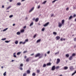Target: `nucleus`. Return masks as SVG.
Here are the masks:
<instances>
[{"mask_svg":"<svg viewBox=\"0 0 76 76\" xmlns=\"http://www.w3.org/2000/svg\"><path fill=\"white\" fill-rule=\"evenodd\" d=\"M23 64H21L20 65V69L21 70H23V69L22 68V67H23Z\"/></svg>","mask_w":76,"mask_h":76,"instance_id":"f257e3e1","label":"nucleus"},{"mask_svg":"<svg viewBox=\"0 0 76 76\" xmlns=\"http://www.w3.org/2000/svg\"><path fill=\"white\" fill-rule=\"evenodd\" d=\"M60 62V59L59 58L57 59V61H56V64H58V63H59V62Z\"/></svg>","mask_w":76,"mask_h":76,"instance_id":"f03ea898","label":"nucleus"},{"mask_svg":"<svg viewBox=\"0 0 76 76\" xmlns=\"http://www.w3.org/2000/svg\"><path fill=\"white\" fill-rule=\"evenodd\" d=\"M58 26H59L60 28V27H61V26H62V24L60 22L58 23Z\"/></svg>","mask_w":76,"mask_h":76,"instance_id":"7ed1b4c3","label":"nucleus"},{"mask_svg":"<svg viewBox=\"0 0 76 76\" xmlns=\"http://www.w3.org/2000/svg\"><path fill=\"white\" fill-rule=\"evenodd\" d=\"M70 70H71V71H72L74 69V68H73V66H70Z\"/></svg>","mask_w":76,"mask_h":76,"instance_id":"20e7f679","label":"nucleus"},{"mask_svg":"<svg viewBox=\"0 0 76 76\" xmlns=\"http://www.w3.org/2000/svg\"><path fill=\"white\" fill-rule=\"evenodd\" d=\"M40 55H41V54H40V53H38L36 55V56H35V57H39V56H40Z\"/></svg>","mask_w":76,"mask_h":76,"instance_id":"39448f33","label":"nucleus"},{"mask_svg":"<svg viewBox=\"0 0 76 76\" xmlns=\"http://www.w3.org/2000/svg\"><path fill=\"white\" fill-rule=\"evenodd\" d=\"M56 40H59L60 39V37L58 36L56 37Z\"/></svg>","mask_w":76,"mask_h":76,"instance_id":"423d86ee","label":"nucleus"},{"mask_svg":"<svg viewBox=\"0 0 76 76\" xmlns=\"http://www.w3.org/2000/svg\"><path fill=\"white\" fill-rule=\"evenodd\" d=\"M55 69H56V68L55 67V66H53L52 68V70H54Z\"/></svg>","mask_w":76,"mask_h":76,"instance_id":"0eeeda50","label":"nucleus"},{"mask_svg":"<svg viewBox=\"0 0 76 76\" xmlns=\"http://www.w3.org/2000/svg\"><path fill=\"white\" fill-rule=\"evenodd\" d=\"M26 73L27 74H30V73H31V71H30V70H27L26 71Z\"/></svg>","mask_w":76,"mask_h":76,"instance_id":"6e6552de","label":"nucleus"},{"mask_svg":"<svg viewBox=\"0 0 76 76\" xmlns=\"http://www.w3.org/2000/svg\"><path fill=\"white\" fill-rule=\"evenodd\" d=\"M48 24H49V22L43 25V26H47V25H48Z\"/></svg>","mask_w":76,"mask_h":76,"instance_id":"1a4fd4ad","label":"nucleus"},{"mask_svg":"<svg viewBox=\"0 0 76 76\" xmlns=\"http://www.w3.org/2000/svg\"><path fill=\"white\" fill-rule=\"evenodd\" d=\"M24 32L25 30L24 29H23L20 30V32H21V33H23Z\"/></svg>","mask_w":76,"mask_h":76,"instance_id":"9d476101","label":"nucleus"},{"mask_svg":"<svg viewBox=\"0 0 76 76\" xmlns=\"http://www.w3.org/2000/svg\"><path fill=\"white\" fill-rule=\"evenodd\" d=\"M34 9V8L33 7L29 11V13H30V12H32V11Z\"/></svg>","mask_w":76,"mask_h":76,"instance_id":"9b49d317","label":"nucleus"},{"mask_svg":"<svg viewBox=\"0 0 76 76\" xmlns=\"http://www.w3.org/2000/svg\"><path fill=\"white\" fill-rule=\"evenodd\" d=\"M72 56H71L69 58V60H72V58H73Z\"/></svg>","mask_w":76,"mask_h":76,"instance_id":"f8f14e48","label":"nucleus"},{"mask_svg":"<svg viewBox=\"0 0 76 76\" xmlns=\"http://www.w3.org/2000/svg\"><path fill=\"white\" fill-rule=\"evenodd\" d=\"M38 20H39V18H36L35 20V22H37L38 21Z\"/></svg>","mask_w":76,"mask_h":76,"instance_id":"ddd939ff","label":"nucleus"},{"mask_svg":"<svg viewBox=\"0 0 76 76\" xmlns=\"http://www.w3.org/2000/svg\"><path fill=\"white\" fill-rule=\"evenodd\" d=\"M14 57L16 58V53H15L13 54Z\"/></svg>","mask_w":76,"mask_h":76,"instance_id":"4468645a","label":"nucleus"},{"mask_svg":"<svg viewBox=\"0 0 76 76\" xmlns=\"http://www.w3.org/2000/svg\"><path fill=\"white\" fill-rule=\"evenodd\" d=\"M26 42H20V44H25Z\"/></svg>","mask_w":76,"mask_h":76,"instance_id":"2eb2a0df","label":"nucleus"},{"mask_svg":"<svg viewBox=\"0 0 76 76\" xmlns=\"http://www.w3.org/2000/svg\"><path fill=\"white\" fill-rule=\"evenodd\" d=\"M51 64L50 62L48 63L47 64V66H51Z\"/></svg>","mask_w":76,"mask_h":76,"instance_id":"dca6fc26","label":"nucleus"},{"mask_svg":"<svg viewBox=\"0 0 76 76\" xmlns=\"http://www.w3.org/2000/svg\"><path fill=\"white\" fill-rule=\"evenodd\" d=\"M59 68H60V66H57L56 67V70H58V69H59Z\"/></svg>","mask_w":76,"mask_h":76,"instance_id":"f3484780","label":"nucleus"},{"mask_svg":"<svg viewBox=\"0 0 76 76\" xmlns=\"http://www.w3.org/2000/svg\"><path fill=\"white\" fill-rule=\"evenodd\" d=\"M64 20H63L62 21V24H64Z\"/></svg>","mask_w":76,"mask_h":76,"instance_id":"a211bd4d","label":"nucleus"},{"mask_svg":"<svg viewBox=\"0 0 76 76\" xmlns=\"http://www.w3.org/2000/svg\"><path fill=\"white\" fill-rule=\"evenodd\" d=\"M41 41V39H39L37 41V43H38V42H39Z\"/></svg>","mask_w":76,"mask_h":76,"instance_id":"6ab92c4d","label":"nucleus"},{"mask_svg":"<svg viewBox=\"0 0 76 76\" xmlns=\"http://www.w3.org/2000/svg\"><path fill=\"white\" fill-rule=\"evenodd\" d=\"M34 24V23H33V22H32L30 24V26H32V25H33Z\"/></svg>","mask_w":76,"mask_h":76,"instance_id":"aec40b11","label":"nucleus"},{"mask_svg":"<svg viewBox=\"0 0 76 76\" xmlns=\"http://www.w3.org/2000/svg\"><path fill=\"white\" fill-rule=\"evenodd\" d=\"M8 29V28H6L4 29L3 30V32H4V31H7V30Z\"/></svg>","mask_w":76,"mask_h":76,"instance_id":"412c9836","label":"nucleus"},{"mask_svg":"<svg viewBox=\"0 0 76 76\" xmlns=\"http://www.w3.org/2000/svg\"><path fill=\"white\" fill-rule=\"evenodd\" d=\"M37 73H39L40 72V70H39V69H37Z\"/></svg>","mask_w":76,"mask_h":76,"instance_id":"4be33fe9","label":"nucleus"},{"mask_svg":"<svg viewBox=\"0 0 76 76\" xmlns=\"http://www.w3.org/2000/svg\"><path fill=\"white\" fill-rule=\"evenodd\" d=\"M68 67L67 66H65L64 67V69L65 70H67V69H68Z\"/></svg>","mask_w":76,"mask_h":76,"instance_id":"5701e85b","label":"nucleus"},{"mask_svg":"<svg viewBox=\"0 0 76 76\" xmlns=\"http://www.w3.org/2000/svg\"><path fill=\"white\" fill-rule=\"evenodd\" d=\"M29 61V58H27L26 60V61H27V62H28V61Z\"/></svg>","mask_w":76,"mask_h":76,"instance_id":"b1692460","label":"nucleus"},{"mask_svg":"<svg viewBox=\"0 0 76 76\" xmlns=\"http://www.w3.org/2000/svg\"><path fill=\"white\" fill-rule=\"evenodd\" d=\"M73 18V16H71L69 18V20L70 19H72Z\"/></svg>","mask_w":76,"mask_h":76,"instance_id":"393cba45","label":"nucleus"},{"mask_svg":"<svg viewBox=\"0 0 76 76\" xmlns=\"http://www.w3.org/2000/svg\"><path fill=\"white\" fill-rule=\"evenodd\" d=\"M3 75L4 76H6V72H5L4 73Z\"/></svg>","mask_w":76,"mask_h":76,"instance_id":"a878e982","label":"nucleus"},{"mask_svg":"<svg viewBox=\"0 0 76 76\" xmlns=\"http://www.w3.org/2000/svg\"><path fill=\"white\" fill-rule=\"evenodd\" d=\"M46 3H47L46 1H44V2H42V4H45Z\"/></svg>","mask_w":76,"mask_h":76,"instance_id":"bb28decb","label":"nucleus"},{"mask_svg":"<svg viewBox=\"0 0 76 76\" xmlns=\"http://www.w3.org/2000/svg\"><path fill=\"white\" fill-rule=\"evenodd\" d=\"M75 56H76V54L75 53H73L72 55V56H72V57H75Z\"/></svg>","mask_w":76,"mask_h":76,"instance_id":"cd10ccee","label":"nucleus"},{"mask_svg":"<svg viewBox=\"0 0 76 76\" xmlns=\"http://www.w3.org/2000/svg\"><path fill=\"white\" fill-rule=\"evenodd\" d=\"M10 41H8L7 40H6L5 41V42H6V43H9V42H10Z\"/></svg>","mask_w":76,"mask_h":76,"instance_id":"c85d7f7f","label":"nucleus"},{"mask_svg":"<svg viewBox=\"0 0 76 76\" xmlns=\"http://www.w3.org/2000/svg\"><path fill=\"white\" fill-rule=\"evenodd\" d=\"M66 57H69V54H66Z\"/></svg>","mask_w":76,"mask_h":76,"instance_id":"c756f323","label":"nucleus"},{"mask_svg":"<svg viewBox=\"0 0 76 76\" xmlns=\"http://www.w3.org/2000/svg\"><path fill=\"white\" fill-rule=\"evenodd\" d=\"M11 7V6H9L7 8V10H8V9H9Z\"/></svg>","mask_w":76,"mask_h":76,"instance_id":"7c9ffc66","label":"nucleus"},{"mask_svg":"<svg viewBox=\"0 0 76 76\" xmlns=\"http://www.w3.org/2000/svg\"><path fill=\"white\" fill-rule=\"evenodd\" d=\"M35 75H36V74L35 73H33L32 74V75L33 76H35Z\"/></svg>","mask_w":76,"mask_h":76,"instance_id":"2f4dec72","label":"nucleus"},{"mask_svg":"<svg viewBox=\"0 0 76 76\" xmlns=\"http://www.w3.org/2000/svg\"><path fill=\"white\" fill-rule=\"evenodd\" d=\"M15 44H18V41H16L15 42Z\"/></svg>","mask_w":76,"mask_h":76,"instance_id":"473e14b6","label":"nucleus"},{"mask_svg":"<svg viewBox=\"0 0 76 76\" xmlns=\"http://www.w3.org/2000/svg\"><path fill=\"white\" fill-rule=\"evenodd\" d=\"M6 38H2L1 39V40L2 41H4V40H6Z\"/></svg>","mask_w":76,"mask_h":76,"instance_id":"72a5a7b5","label":"nucleus"},{"mask_svg":"<svg viewBox=\"0 0 76 76\" xmlns=\"http://www.w3.org/2000/svg\"><path fill=\"white\" fill-rule=\"evenodd\" d=\"M43 67H46V64H44L43 66Z\"/></svg>","mask_w":76,"mask_h":76,"instance_id":"f704fd0d","label":"nucleus"},{"mask_svg":"<svg viewBox=\"0 0 76 76\" xmlns=\"http://www.w3.org/2000/svg\"><path fill=\"white\" fill-rule=\"evenodd\" d=\"M53 34H54V35H57V33H56V32H53Z\"/></svg>","mask_w":76,"mask_h":76,"instance_id":"c9c22d12","label":"nucleus"},{"mask_svg":"<svg viewBox=\"0 0 76 76\" xmlns=\"http://www.w3.org/2000/svg\"><path fill=\"white\" fill-rule=\"evenodd\" d=\"M44 30H45V28H43L42 29V31H44Z\"/></svg>","mask_w":76,"mask_h":76,"instance_id":"e433bc0d","label":"nucleus"},{"mask_svg":"<svg viewBox=\"0 0 76 76\" xmlns=\"http://www.w3.org/2000/svg\"><path fill=\"white\" fill-rule=\"evenodd\" d=\"M27 74L26 73H25L23 74V76H26Z\"/></svg>","mask_w":76,"mask_h":76,"instance_id":"4c0bfd02","label":"nucleus"},{"mask_svg":"<svg viewBox=\"0 0 76 76\" xmlns=\"http://www.w3.org/2000/svg\"><path fill=\"white\" fill-rule=\"evenodd\" d=\"M59 54V52L55 53V55H56V54Z\"/></svg>","mask_w":76,"mask_h":76,"instance_id":"58836bf2","label":"nucleus"},{"mask_svg":"<svg viewBox=\"0 0 76 76\" xmlns=\"http://www.w3.org/2000/svg\"><path fill=\"white\" fill-rule=\"evenodd\" d=\"M13 17V15H10L9 16V18H12Z\"/></svg>","mask_w":76,"mask_h":76,"instance_id":"ea45409f","label":"nucleus"},{"mask_svg":"<svg viewBox=\"0 0 76 76\" xmlns=\"http://www.w3.org/2000/svg\"><path fill=\"white\" fill-rule=\"evenodd\" d=\"M28 39H26L25 40V41L24 42H28Z\"/></svg>","mask_w":76,"mask_h":76,"instance_id":"a19ab883","label":"nucleus"},{"mask_svg":"<svg viewBox=\"0 0 76 76\" xmlns=\"http://www.w3.org/2000/svg\"><path fill=\"white\" fill-rule=\"evenodd\" d=\"M57 0H54L53 1L52 3H55L56 1H57Z\"/></svg>","mask_w":76,"mask_h":76,"instance_id":"79ce46f5","label":"nucleus"},{"mask_svg":"<svg viewBox=\"0 0 76 76\" xmlns=\"http://www.w3.org/2000/svg\"><path fill=\"white\" fill-rule=\"evenodd\" d=\"M74 41H76V38H75L74 39Z\"/></svg>","mask_w":76,"mask_h":76,"instance_id":"37998d69","label":"nucleus"},{"mask_svg":"<svg viewBox=\"0 0 76 76\" xmlns=\"http://www.w3.org/2000/svg\"><path fill=\"white\" fill-rule=\"evenodd\" d=\"M50 51H48L47 52V54H50Z\"/></svg>","mask_w":76,"mask_h":76,"instance_id":"c03bdc74","label":"nucleus"},{"mask_svg":"<svg viewBox=\"0 0 76 76\" xmlns=\"http://www.w3.org/2000/svg\"><path fill=\"white\" fill-rule=\"evenodd\" d=\"M37 36V35L35 34L34 35V38H35V37H36Z\"/></svg>","mask_w":76,"mask_h":76,"instance_id":"a18cd8bd","label":"nucleus"},{"mask_svg":"<svg viewBox=\"0 0 76 76\" xmlns=\"http://www.w3.org/2000/svg\"><path fill=\"white\" fill-rule=\"evenodd\" d=\"M17 35H19V32H18L17 33Z\"/></svg>","mask_w":76,"mask_h":76,"instance_id":"49530a36","label":"nucleus"},{"mask_svg":"<svg viewBox=\"0 0 76 76\" xmlns=\"http://www.w3.org/2000/svg\"><path fill=\"white\" fill-rule=\"evenodd\" d=\"M69 9V8L68 7L66 9V10H68Z\"/></svg>","mask_w":76,"mask_h":76,"instance_id":"de8ad7c7","label":"nucleus"},{"mask_svg":"<svg viewBox=\"0 0 76 76\" xmlns=\"http://www.w3.org/2000/svg\"><path fill=\"white\" fill-rule=\"evenodd\" d=\"M26 28V26H25L23 27L24 29H25V28Z\"/></svg>","mask_w":76,"mask_h":76,"instance_id":"09e8293b","label":"nucleus"},{"mask_svg":"<svg viewBox=\"0 0 76 76\" xmlns=\"http://www.w3.org/2000/svg\"><path fill=\"white\" fill-rule=\"evenodd\" d=\"M27 52V51H24L23 52V53H26Z\"/></svg>","mask_w":76,"mask_h":76,"instance_id":"8fccbe9b","label":"nucleus"},{"mask_svg":"<svg viewBox=\"0 0 76 76\" xmlns=\"http://www.w3.org/2000/svg\"><path fill=\"white\" fill-rule=\"evenodd\" d=\"M54 16V14H53L52 15H51V17H53Z\"/></svg>","mask_w":76,"mask_h":76,"instance_id":"3c124183","label":"nucleus"},{"mask_svg":"<svg viewBox=\"0 0 76 76\" xmlns=\"http://www.w3.org/2000/svg\"><path fill=\"white\" fill-rule=\"evenodd\" d=\"M75 16H76V15H75V14H74V15H73V17H74V18H75Z\"/></svg>","mask_w":76,"mask_h":76,"instance_id":"603ef678","label":"nucleus"},{"mask_svg":"<svg viewBox=\"0 0 76 76\" xmlns=\"http://www.w3.org/2000/svg\"><path fill=\"white\" fill-rule=\"evenodd\" d=\"M75 73L74 72L73 74H72V76H73V75H75Z\"/></svg>","mask_w":76,"mask_h":76,"instance_id":"864d4df0","label":"nucleus"},{"mask_svg":"<svg viewBox=\"0 0 76 76\" xmlns=\"http://www.w3.org/2000/svg\"><path fill=\"white\" fill-rule=\"evenodd\" d=\"M40 8V5H39L38 7V9H39Z\"/></svg>","mask_w":76,"mask_h":76,"instance_id":"5fc2aeb1","label":"nucleus"},{"mask_svg":"<svg viewBox=\"0 0 76 76\" xmlns=\"http://www.w3.org/2000/svg\"><path fill=\"white\" fill-rule=\"evenodd\" d=\"M61 41H63V38H61V39H60Z\"/></svg>","mask_w":76,"mask_h":76,"instance_id":"6e6d98bb","label":"nucleus"},{"mask_svg":"<svg viewBox=\"0 0 76 76\" xmlns=\"http://www.w3.org/2000/svg\"><path fill=\"white\" fill-rule=\"evenodd\" d=\"M13 0H9L10 2H12Z\"/></svg>","mask_w":76,"mask_h":76,"instance_id":"4d7b16f0","label":"nucleus"},{"mask_svg":"<svg viewBox=\"0 0 76 76\" xmlns=\"http://www.w3.org/2000/svg\"><path fill=\"white\" fill-rule=\"evenodd\" d=\"M17 55H19V52H18L17 53Z\"/></svg>","mask_w":76,"mask_h":76,"instance_id":"13d9d810","label":"nucleus"},{"mask_svg":"<svg viewBox=\"0 0 76 76\" xmlns=\"http://www.w3.org/2000/svg\"><path fill=\"white\" fill-rule=\"evenodd\" d=\"M33 20H34H34H35V18H34L33 19Z\"/></svg>","mask_w":76,"mask_h":76,"instance_id":"bf43d9fd","label":"nucleus"},{"mask_svg":"<svg viewBox=\"0 0 76 76\" xmlns=\"http://www.w3.org/2000/svg\"><path fill=\"white\" fill-rule=\"evenodd\" d=\"M2 8H3L4 7V6L2 5Z\"/></svg>","mask_w":76,"mask_h":76,"instance_id":"052dcab7","label":"nucleus"},{"mask_svg":"<svg viewBox=\"0 0 76 76\" xmlns=\"http://www.w3.org/2000/svg\"><path fill=\"white\" fill-rule=\"evenodd\" d=\"M26 57H27V56H25L24 57V58H26Z\"/></svg>","mask_w":76,"mask_h":76,"instance_id":"680f3d73","label":"nucleus"},{"mask_svg":"<svg viewBox=\"0 0 76 76\" xmlns=\"http://www.w3.org/2000/svg\"><path fill=\"white\" fill-rule=\"evenodd\" d=\"M17 5H19V3H18L17 4Z\"/></svg>","mask_w":76,"mask_h":76,"instance_id":"e2e57ef3","label":"nucleus"},{"mask_svg":"<svg viewBox=\"0 0 76 76\" xmlns=\"http://www.w3.org/2000/svg\"><path fill=\"white\" fill-rule=\"evenodd\" d=\"M13 26H15V24H13Z\"/></svg>","mask_w":76,"mask_h":76,"instance_id":"0e129e2a","label":"nucleus"},{"mask_svg":"<svg viewBox=\"0 0 76 76\" xmlns=\"http://www.w3.org/2000/svg\"><path fill=\"white\" fill-rule=\"evenodd\" d=\"M34 53H33V54H31V56H33V55H34Z\"/></svg>","mask_w":76,"mask_h":76,"instance_id":"69168bd1","label":"nucleus"},{"mask_svg":"<svg viewBox=\"0 0 76 76\" xmlns=\"http://www.w3.org/2000/svg\"><path fill=\"white\" fill-rule=\"evenodd\" d=\"M63 39L64 41H65V40H66V39Z\"/></svg>","mask_w":76,"mask_h":76,"instance_id":"338daca9","label":"nucleus"},{"mask_svg":"<svg viewBox=\"0 0 76 76\" xmlns=\"http://www.w3.org/2000/svg\"><path fill=\"white\" fill-rule=\"evenodd\" d=\"M26 20H27V19H28V17H26Z\"/></svg>","mask_w":76,"mask_h":76,"instance_id":"774afa93","label":"nucleus"}]
</instances>
